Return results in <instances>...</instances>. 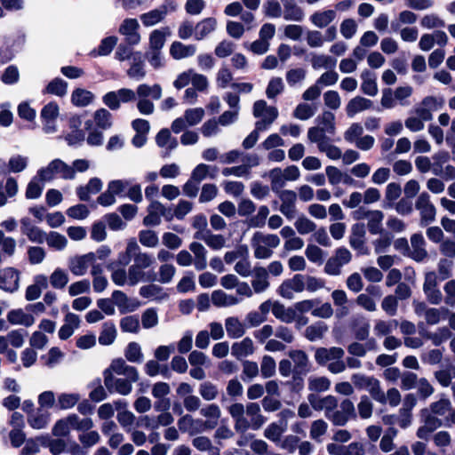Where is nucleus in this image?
I'll return each instance as SVG.
<instances>
[{
  "mask_svg": "<svg viewBox=\"0 0 455 455\" xmlns=\"http://www.w3.org/2000/svg\"><path fill=\"white\" fill-rule=\"evenodd\" d=\"M152 86L141 84L137 87L136 92L132 89L121 88L117 91L107 92L102 97V102L109 109L118 110L122 103H129L136 100L137 95L141 99H146L151 95Z\"/></svg>",
  "mask_w": 455,
  "mask_h": 455,
  "instance_id": "f257e3e1",
  "label": "nucleus"
},
{
  "mask_svg": "<svg viewBox=\"0 0 455 455\" xmlns=\"http://www.w3.org/2000/svg\"><path fill=\"white\" fill-rule=\"evenodd\" d=\"M344 355V349L339 347H318L315 352V360L319 365H327L330 372L339 374L346 371Z\"/></svg>",
  "mask_w": 455,
  "mask_h": 455,
  "instance_id": "f03ea898",
  "label": "nucleus"
},
{
  "mask_svg": "<svg viewBox=\"0 0 455 455\" xmlns=\"http://www.w3.org/2000/svg\"><path fill=\"white\" fill-rule=\"evenodd\" d=\"M37 176L42 182L52 181L56 177L63 180H74L75 170L64 161L56 158L51 161L47 166L37 171Z\"/></svg>",
  "mask_w": 455,
  "mask_h": 455,
  "instance_id": "7ed1b4c3",
  "label": "nucleus"
},
{
  "mask_svg": "<svg viewBox=\"0 0 455 455\" xmlns=\"http://www.w3.org/2000/svg\"><path fill=\"white\" fill-rule=\"evenodd\" d=\"M264 112L269 114V117H262L255 123V129L253 131L257 132L258 134H259L260 132L267 130L278 117V110L275 107L267 106V102L263 100L255 101L253 104L254 117H261Z\"/></svg>",
  "mask_w": 455,
  "mask_h": 455,
  "instance_id": "20e7f679",
  "label": "nucleus"
},
{
  "mask_svg": "<svg viewBox=\"0 0 455 455\" xmlns=\"http://www.w3.org/2000/svg\"><path fill=\"white\" fill-rule=\"evenodd\" d=\"M356 413L354 403L350 399H343L338 407L326 418L334 426L343 427L351 419H355Z\"/></svg>",
  "mask_w": 455,
  "mask_h": 455,
  "instance_id": "39448f33",
  "label": "nucleus"
},
{
  "mask_svg": "<svg viewBox=\"0 0 455 455\" xmlns=\"http://www.w3.org/2000/svg\"><path fill=\"white\" fill-rule=\"evenodd\" d=\"M415 208L419 212L420 225L427 226L435 220L436 209L427 192H422L418 196Z\"/></svg>",
  "mask_w": 455,
  "mask_h": 455,
  "instance_id": "423d86ee",
  "label": "nucleus"
},
{
  "mask_svg": "<svg viewBox=\"0 0 455 455\" xmlns=\"http://www.w3.org/2000/svg\"><path fill=\"white\" fill-rule=\"evenodd\" d=\"M104 385L111 394L117 393L122 395H127L132 392V383L138 380H132L131 378H116L110 372H103Z\"/></svg>",
  "mask_w": 455,
  "mask_h": 455,
  "instance_id": "0eeeda50",
  "label": "nucleus"
},
{
  "mask_svg": "<svg viewBox=\"0 0 455 455\" xmlns=\"http://www.w3.org/2000/svg\"><path fill=\"white\" fill-rule=\"evenodd\" d=\"M351 259V252L345 247H339L335 251V254L327 260L324 272L330 275H339L341 273V267L349 263Z\"/></svg>",
  "mask_w": 455,
  "mask_h": 455,
  "instance_id": "6e6552de",
  "label": "nucleus"
},
{
  "mask_svg": "<svg viewBox=\"0 0 455 455\" xmlns=\"http://www.w3.org/2000/svg\"><path fill=\"white\" fill-rule=\"evenodd\" d=\"M305 290V275H294L291 278L285 279L278 287V294L287 299H293V292H302Z\"/></svg>",
  "mask_w": 455,
  "mask_h": 455,
  "instance_id": "1a4fd4ad",
  "label": "nucleus"
},
{
  "mask_svg": "<svg viewBox=\"0 0 455 455\" xmlns=\"http://www.w3.org/2000/svg\"><path fill=\"white\" fill-rule=\"evenodd\" d=\"M423 291L429 303L439 305L442 302L443 295L441 291L437 288V277L435 273L430 272L426 275Z\"/></svg>",
  "mask_w": 455,
  "mask_h": 455,
  "instance_id": "9d476101",
  "label": "nucleus"
},
{
  "mask_svg": "<svg viewBox=\"0 0 455 455\" xmlns=\"http://www.w3.org/2000/svg\"><path fill=\"white\" fill-rule=\"evenodd\" d=\"M291 363L293 364L292 372L307 374L311 371V363L307 354L301 349H291L288 352Z\"/></svg>",
  "mask_w": 455,
  "mask_h": 455,
  "instance_id": "9b49d317",
  "label": "nucleus"
},
{
  "mask_svg": "<svg viewBox=\"0 0 455 455\" xmlns=\"http://www.w3.org/2000/svg\"><path fill=\"white\" fill-rule=\"evenodd\" d=\"M365 227L363 223H355L351 228V234L349 235L350 246L358 251L359 254L366 255L369 253L365 246Z\"/></svg>",
  "mask_w": 455,
  "mask_h": 455,
  "instance_id": "f8f14e48",
  "label": "nucleus"
},
{
  "mask_svg": "<svg viewBox=\"0 0 455 455\" xmlns=\"http://www.w3.org/2000/svg\"><path fill=\"white\" fill-rule=\"evenodd\" d=\"M282 201L279 211L288 219L291 220L295 217L297 194L293 190L284 189L276 195Z\"/></svg>",
  "mask_w": 455,
  "mask_h": 455,
  "instance_id": "ddd939ff",
  "label": "nucleus"
},
{
  "mask_svg": "<svg viewBox=\"0 0 455 455\" xmlns=\"http://www.w3.org/2000/svg\"><path fill=\"white\" fill-rule=\"evenodd\" d=\"M110 372V374H116L131 378L132 380H139V372L134 366L128 365L123 358L114 359L109 367L103 372Z\"/></svg>",
  "mask_w": 455,
  "mask_h": 455,
  "instance_id": "4468645a",
  "label": "nucleus"
},
{
  "mask_svg": "<svg viewBox=\"0 0 455 455\" xmlns=\"http://www.w3.org/2000/svg\"><path fill=\"white\" fill-rule=\"evenodd\" d=\"M59 115V106L56 102H49L41 110V118L44 122L43 130L45 133L56 132L54 122Z\"/></svg>",
  "mask_w": 455,
  "mask_h": 455,
  "instance_id": "2eb2a0df",
  "label": "nucleus"
},
{
  "mask_svg": "<svg viewBox=\"0 0 455 455\" xmlns=\"http://www.w3.org/2000/svg\"><path fill=\"white\" fill-rule=\"evenodd\" d=\"M20 273L13 267L0 270V289L14 292L19 289Z\"/></svg>",
  "mask_w": 455,
  "mask_h": 455,
  "instance_id": "dca6fc26",
  "label": "nucleus"
},
{
  "mask_svg": "<svg viewBox=\"0 0 455 455\" xmlns=\"http://www.w3.org/2000/svg\"><path fill=\"white\" fill-rule=\"evenodd\" d=\"M337 19L336 10L323 9L314 12L309 16V21L319 29L327 28Z\"/></svg>",
  "mask_w": 455,
  "mask_h": 455,
  "instance_id": "f3484780",
  "label": "nucleus"
},
{
  "mask_svg": "<svg viewBox=\"0 0 455 455\" xmlns=\"http://www.w3.org/2000/svg\"><path fill=\"white\" fill-rule=\"evenodd\" d=\"M140 25L136 19L124 20L119 27V33L126 36V42L130 45H136L140 41V36L137 32Z\"/></svg>",
  "mask_w": 455,
  "mask_h": 455,
  "instance_id": "a211bd4d",
  "label": "nucleus"
},
{
  "mask_svg": "<svg viewBox=\"0 0 455 455\" xmlns=\"http://www.w3.org/2000/svg\"><path fill=\"white\" fill-rule=\"evenodd\" d=\"M200 415L206 419V420L201 419V427L213 429L218 425V421L221 416V411L218 404L210 403L201 408Z\"/></svg>",
  "mask_w": 455,
  "mask_h": 455,
  "instance_id": "6ab92c4d",
  "label": "nucleus"
},
{
  "mask_svg": "<svg viewBox=\"0 0 455 455\" xmlns=\"http://www.w3.org/2000/svg\"><path fill=\"white\" fill-rule=\"evenodd\" d=\"M112 299L115 305L117 306L121 314L135 311L140 306V302L136 299H130L122 291H114Z\"/></svg>",
  "mask_w": 455,
  "mask_h": 455,
  "instance_id": "aec40b11",
  "label": "nucleus"
},
{
  "mask_svg": "<svg viewBox=\"0 0 455 455\" xmlns=\"http://www.w3.org/2000/svg\"><path fill=\"white\" fill-rule=\"evenodd\" d=\"M94 262L95 254L89 252L72 259L69 262V269L75 275L81 276L87 272L89 266Z\"/></svg>",
  "mask_w": 455,
  "mask_h": 455,
  "instance_id": "412c9836",
  "label": "nucleus"
},
{
  "mask_svg": "<svg viewBox=\"0 0 455 455\" xmlns=\"http://www.w3.org/2000/svg\"><path fill=\"white\" fill-rule=\"evenodd\" d=\"M283 7V17L285 20L301 22L305 18L304 10L295 0H281Z\"/></svg>",
  "mask_w": 455,
  "mask_h": 455,
  "instance_id": "4be33fe9",
  "label": "nucleus"
},
{
  "mask_svg": "<svg viewBox=\"0 0 455 455\" xmlns=\"http://www.w3.org/2000/svg\"><path fill=\"white\" fill-rule=\"evenodd\" d=\"M102 181L100 179L94 177L89 180L85 186H79L76 189V193L79 200L88 202L90 195L98 194L102 189Z\"/></svg>",
  "mask_w": 455,
  "mask_h": 455,
  "instance_id": "5701e85b",
  "label": "nucleus"
},
{
  "mask_svg": "<svg viewBox=\"0 0 455 455\" xmlns=\"http://www.w3.org/2000/svg\"><path fill=\"white\" fill-rule=\"evenodd\" d=\"M145 63L141 52H136L132 56V63L127 70V76L135 81H140L146 76Z\"/></svg>",
  "mask_w": 455,
  "mask_h": 455,
  "instance_id": "b1692460",
  "label": "nucleus"
},
{
  "mask_svg": "<svg viewBox=\"0 0 455 455\" xmlns=\"http://www.w3.org/2000/svg\"><path fill=\"white\" fill-rule=\"evenodd\" d=\"M252 275L251 286L254 292L261 293L265 291L270 285L267 270L263 267H255L252 270Z\"/></svg>",
  "mask_w": 455,
  "mask_h": 455,
  "instance_id": "393cba45",
  "label": "nucleus"
},
{
  "mask_svg": "<svg viewBox=\"0 0 455 455\" xmlns=\"http://www.w3.org/2000/svg\"><path fill=\"white\" fill-rule=\"evenodd\" d=\"M412 251L410 252L411 259L418 262L423 261L427 257V251L425 249V239L420 233L413 234L411 237Z\"/></svg>",
  "mask_w": 455,
  "mask_h": 455,
  "instance_id": "a878e982",
  "label": "nucleus"
},
{
  "mask_svg": "<svg viewBox=\"0 0 455 455\" xmlns=\"http://www.w3.org/2000/svg\"><path fill=\"white\" fill-rule=\"evenodd\" d=\"M196 52L195 44H184L180 41H174L170 47V55L174 60H181L194 56Z\"/></svg>",
  "mask_w": 455,
  "mask_h": 455,
  "instance_id": "bb28decb",
  "label": "nucleus"
},
{
  "mask_svg": "<svg viewBox=\"0 0 455 455\" xmlns=\"http://www.w3.org/2000/svg\"><path fill=\"white\" fill-rule=\"evenodd\" d=\"M130 252H133V264L137 267L146 269L155 263L154 256L151 253L143 252L136 241L132 249H130Z\"/></svg>",
  "mask_w": 455,
  "mask_h": 455,
  "instance_id": "cd10ccee",
  "label": "nucleus"
},
{
  "mask_svg": "<svg viewBox=\"0 0 455 455\" xmlns=\"http://www.w3.org/2000/svg\"><path fill=\"white\" fill-rule=\"evenodd\" d=\"M172 34L169 27H164L160 29L153 30L149 35V48L148 50H162L164 46L166 37Z\"/></svg>",
  "mask_w": 455,
  "mask_h": 455,
  "instance_id": "c85d7f7f",
  "label": "nucleus"
},
{
  "mask_svg": "<svg viewBox=\"0 0 455 455\" xmlns=\"http://www.w3.org/2000/svg\"><path fill=\"white\" fill-rule=\"evenodd\" d=\"M371 107L372 101L371 100L356 96L348 101L346 107V112L348 117H353L357 113L369 109Z\"/></svg>",
  "mask_w": 455,
  "mask_h": 455,
  "instance_id": "c756f323",
  "label": "nucleus"
},
{
  "mask_svg": "<svg viewBox=\"0 0 455 455\" xmlns=\"http://www.w3.org/2000/svg\"><path fill=\"white\" fill-rule=\"evenodd\" d=\"M254 353V345L251 338L246 337L240 342H235L231 347V354L237 359L246 357Z\"/></svg>",
  "mask_w": 455,
  "mask_h": 455,
  "instance_id": "7c9ffc66",
  "label": "nucleus"
},
{
  "mask_svg": "<svg viewBox=\"0 0 455 455\" xmlns=\"http://www.w3.org/2000/svg\"><path fill=\"white\" fill-rule=\"evenodd\" d=\"M217 20L215 18H205L195 26V39L203 40L216 29Z\"/></svg>",
  "mask_w": 455,
  "mask_h": 455,
  "instance_id": "2f4dec72",
  "label": "nucleus"
},
{
  "mask_svg": "<svg viewBox=\"0 0 455 455\" xmlns=\"http://www.w3.org/2000/svg\"><path fill=\"white\" fill-rule=\"evenodd\" d=\"M50 420V412L43 408H39L35 412L28 415V423L35 429L44 428Z\"/></svg>",
  "mask_w": 455,
  "mask_h": 455,
  "instance_id": "473e14b6",
  "label": "nucleus"
},
{
  "mask_svg": "<svg viewBox=\"0 0 455 455\" xmlns=\"http://www.w3.org/2000/svg\"><path fill=\"white\" fill-rule=\"evenodd\" d=\"M139 293L143 298L153 299L158 301L167 299L169 297L162 286L155 283L141 286Z\"/></svg>",
  "mask_w": 455,
  "mask_h": 455,
  "instance_id": "72a5a7b5",
  "label": "nucleus"
},
{
  "mask_svg": "<svg viewBox=\"0 0 455 455\" xmlns=\"http://www.w3.org/2000/svg\"><path fill=\"white\" fill-rule=\"evenodd\" d=\"M189 250L195 255L194 266L196 270L201 271L207 267V251L206 249L197 242H193L189 244Z\"/></svg>",
  "mask_w": 455,
  "mask_h": 455,
  "instance_id": "f704fd0d",
  "label": "nucleus"
},
{
  "mask_svg": "<svg viewBox=\"0 0 455 455\" xmlns=\"http://www.w3.org/2000/svg\"><path fill=\"white\" fill-rule=\"evenodd\" d=\"M361 78L363 80L361 84L362 92L369 96L377 95L378 86L375 74L368 69H365L362 72Z\"/></svg>",
  "mask_w": 455,
  "mask_h": 455,
  "instance_id": "c9c22d12",
  "label": "nucleus"
},
{
  "mask_svg": "<svg viewBox=\"0 0 455 455\" xmlns=\"http://www.w3.org/2000/svg\"><path fill=\"white\" fill-rule=\"evenodd\" d=\"M212 301L214 306L221 307L236 305L241 301V299L227 294L221 290H217L212 293Z\"/></svg>",
  "mask_w": 455,
  "mask_h": 455,
  "instance_id": "e433bc0d",
  "label": "nucleus"
},
{
  "mask_svg": "<svg viewBox=\"0 0 455 455\" xmlns=\"http://www.w3.org/2000/svg\"><path fill=\"white\" fill-rule=\"evenodd\" d=\"M245 412L250 417L251 428L254 430L260 428L266 421V419L260 414V407L257 403H248Z\"/></svg>",
  "mask_w": 455,
  "mask_h": 455,
  "instance_id": "4c0bfd02",
  "label": "nucleus"
},
{
  "mask_svg": "<svg viewBox=\"0 0 455 455\" xmlns=\"http://www.w3.org/2000/svg\"><path fill=\"white\" fill-rule=\"evenodd\" d=\"M7 320L12 324L31 326L35 319L31 315L26 314L22 309H12L7 314Z\"/></svg>",
  "mask_w": 455,
  "mask_h": 455,
  "instance_id": "58836bf2",
  "label": "nucleus"
},
{
  "mask_svg": "<svg viewBox=\"0 0 455 455\" xmlns=\"http://www.w3.org/2000/svg\"><path fill=\"white\" fill-rule=\"evenodd\" d=\"M295 308L288 307L286 308L283 304L278 301H275L272 305V313L273 315L282 322L290 323H292L295 319Z\"/></svg>",
  "mask_w": 455,
  "mask_h": 455,
  "instance_id": "ea45409f",
  "label": "nucleus"
},
{
  "mask_svg": "<svg viewBox=\"0 0 455 455\" xmlns=\"http://www.w3.org/2000/svg\"><path fill=\"white\" fill-rule=\"evenodd\" d=\"M402 188L396 182L389 183L386 188L383 207L385 209H393L394 204L401 196Z\"/></svg>",
  "mask_w": 455,
  "mask_h": 455,
  "instance_id": "a19ab883",
  "label": "nucleus"
},
{
  "mask_svg": "<svg viewBox=\"0 0 455 455\" xmlns=\"http://www.w3.org/2000/svg\"><path fill=\"white\" fill-rule=\"evenodd\" d=\"M328 331V325L322 321L314 323L305 330V337L309 341H315L323 338Z\"/></svg>",
  "mask_w": 455,
  "mask_h": 455,
  "instance_id": "79ce46f5",
  "label": "nucleus"
},
{
  "mask_svg": "<svg viewBox=\"0 0 455 455\" xmlns=\"http://www.w3.org/2000/svg\"><path fill=\"white\" fill-rule=\"evenodd\" d=\"M419 333L427 339H430L435 346H440L451 336V331L448 327L439 328L435 332H427L422 328V330H419Z\"/></svg>",
  "mask_w": 455,
  "mask_h": 455,
  "instance_id": "37998d69",
  "label": "nucleus"
},
{
  "mask_svg": "<svg viewBox=\"0 0 455 455\" xmlns=\"http://www.w3.org/2000/svg\"><path fill=\"white\" fill-rule=\"evenodd\" d=\"M117 37L115 36H110L108 37H105L101 40L99 47L97 49H93L90 55L92 57H98V56H108L111 53L114 47L117 44Z\"/></svg>",
  "mask_w": 455,
  "mask_h": 455,
  "instance_id": "c03bdc74",
  "label": "nucleus"
},
{
  "mask_svg": "<svg viewBox=\"0 0 455 455\" xmlns=\"http://www.w3.org/2000/svg\"><path fill=\"white\" fill-rule=\"evenodd\" d=\"M225 327L228 336L230 339L241 338L245 333V327L238 318L228 317L225 321Z\"/></svg>",
  "mask_w": 455,
  "mask_h": 455,
  "instance_id": "a18cd8bd",
  "label": "nucleus"
},
{
  "mask_svg": "<svg viewBox=\"0 0 455 455\" xmlns=\"http://www.w3.org/2000/svg\"><path fill=\"white\" fill-rule=\"evenodd\" d=\"M210 169V165L205 164H199L193 169L190 178L199 184L207 177L213 180L217 177L218 168L213 166L214 173H211Z\"/></svg>",
  "mask_w": 455,
  "mask_h": 455,
  "instance_id": "49530a36",
  "label": "nucleus"
},
{
  "mask_svg": "<svg viewBox=\"0 0 455 455\" xmlns=\"http://www.w3.org/2000/svg\"><path fill=\"white\" fill-rule=\"evenodd\" d=\"M267 175L271 181V190L275 195L283 192L282 188L286 185V179L283 174L282 169L278 167L274 168L268 172Z\"/></svg>",
  "mask_w": 455,
  "mask_h": 455,
  "instance_id": "de8ad7c7",
  "label": "nucleus"
},
{
  "mask_svg": "<svg viewBox=\"0 0 455 455\" xmlns=\"http://www.w3.org/2000/svg\"><path fill=\"white\" fill-rule=\"evenodd\" d=\"M315 122L317 123L316 126L322 127V129L327 131L329 135L332 136L335 134V116L331 111H323L322 115H319L315 118Z\"/></svg>",
  "mask_w": 455,
  "mask_h": 455,
  "instance_id": "09e8293b",
  "label": "nucleus"
},
{
  "mask_svg": "<svg viewBox=\"0 0 455 455\" xmlns=\"http://www.w3.org/2000/svg\"><path fill=\"white\" fill-rule=\"evenodd\" d=\"M116 338V328L115 323L111 321L104 323L99 336V343L103 346H108L115 341Z\"/></svg>",
  "mask_w": 455,
  "mask_h": 455,
  "instance_id": "8fccbe9b",
  "label": "nucleus"
},
{
  "mask_svg": "<svg viewBox=\"0 0 455 455\" xmlns=\"http://www.w3.org/2000/svg\"><path fill=\"white\" fill-rule=\"evenodd\" d=\"M327 131L322 129L319 126L310 127L307 131V139L311 143H315L317 148L320 149V146L327 144L331 140L328 137Z\"/></svg>",
  "mask_w": 455,
  "mask_h": 455,
  "instance_id": "3c124183",
  "label": "nucleus"
},
{
  "mask_svg": "<svg viewBox=\"0 0 455 455\" xmlns=\"http://www.w3.org/2000/svg\"><path fill=\"white\" fill-rule=\"evenodd\" d=\"M384 213L381 211L374 210L370 212L368 217L367 228L371 235H378L383 232L382 220Z\"/></svg>",
  "mask_w": 455,
  "mask_h": 455,
  "instance_id": "603ef678",
  "label": "nucleus"
},
{
  "mask_svg": "<svg viewBox=\"0 0 455 455\" xmlns=\"http://www.w3.org/2000/svg\"><path fill=\"white\" fill-rule=\"evenodd\" d=\"M352 331L356 340L364 341L370 335V323L364 318L354 320Z\"/></svg>",
  "mask_w": 455,
  "mask_h": 455,
  "instance_id": "864d4df0",
  "label": "nucleus"
},
{
  "mask_svg": "<svg viewBox=\"0 0 455 455\" xmlns=\"http://www.w3.org/2000/svg\"><path fill=\"white\" fill-rule=\"evenodd\" d=\"M196 240L204 241L211 249L215 251L223 248L226 242L222 235H214L211 230L204 235H198Z\"/></svg>",
  "mask_w": 455,
  "mask_h": 455,
  "instance_id": "5fc2aeb1",
  "label": "nucleus"
},
{
  "mask_svg": "<svg viewBox=\"0 0 455 455\" xmlns=\"http://www.w3.org/2000/svg\"><path fill=\"white\" fill-rule=\"evenodd\" d=\"M398 326L397 320H377L373 328V332L377 337L389 336Z\"/></svg>",
  "mask_w": 455,
  "mask_h": 455,
  "instance_id": "6e6d98bb",
  "label": "nucleus"
},
{
  "mask_svg": "<svg viewBox=\"0 0 455 455\" xmlns=\"http://www.w3.org/2000/svg\"><path fill=\"white\" fill-rule=\"evenodd\" d=\"M107 268L112 272L111 279L115 284L124 286L128 282V271L124 267H117V263H109Z\"/></svg>",
  "mask_w": 455,
  "mask_h": 455,
  "instance_id": "4d7b16f0",
  "label": "nucleus"
},
{
  "mask_svg": "<svg viewBox=\"0 0 455 455\" xmlns=\"http://www.w3.org/2000/svg\"><path fill=\"white\" fill-rule=\"evenodd\" d=\"M195 425L201 426V419H194L189 414L182 416L178 420L179 429L182 432H188L191 435L201 432V429L195 428Z\"/></svg>",
  "mask_w": 455,
  "mask_h": 455,
  "instance_id": "13d9d810",
  "label": "nucleus"
},
{
  "mask_svg": "<svg viewBox=\"0 0 455 455\" xmlns=\"http://www.w3.org/2000/svg\"><path fill=\"white\" fill-rule=\"evenodd\" d=\"M428 411L436 416H445L451 411V403L447 397H441L438 401L430 404Z\"/></svg>",
  "mask_w": 455,
  "mask_h": 455,
  "instance_id": "bf43d9fd",
  "label": "nucleus"
},
{
  "mask_svg": "<svg viewBox=\"0 0 455 455\" xmlns=\"http://www.w3.org/2000/svg\"><path fill=\"white\" fill-rule=\"evenodd\" d=\"M68 84L61 78H54L45 87L44 92L63 97L67 93Z\"/></svg>",
  "mask_w": 455,
  "mask_h": 455,
  "instance_id": "052dcab7",
  "label": "nucleus"
},
{
  "mask_svg": "<svg viewBox=\"0 0 455 455\" xmlns=\"http://www.w3.org/2000/svg\"><path fill=\"white\" fill-rule=\"evenodd\" d=\"M93 117L96 125L102 130H108L112 126V115L106 108L96 110Z\"/></svg>",
  "mask_w": 455,
  "mask_h": 455,
  "instance_id": "680f3d73",
  "label": "nucleus"
},
{
  "mask_svg": "<svg viewBox=\"0 0 455 455\" xmlns=\"http://www.w3.org/2000/svg\"><path fill=\"white\" fill-rule=\"evenodd\" d=\"M140 243L148 248H155L159 243L157 233L151 229H143L138 235Z\"/></svg>",
  "mask_w": 455,
  "mask_h": 455,
  "instance_id": "e2e57ef3",
  "label": "nucleus"
},
{
  "mask_svg": "<svg viewBox=\"0 0 455 455\" xmlns=\"http://www.w3.org/2000/svg\"><path fill=\"white\" fill-rule=\"evenodd\" d=\"M337 60L324 54H315L311 59V64L314 69L334 68Z\"/></svg>",
  "mask_w": 455,
  "mask_h": 455,
  "instance_id": "0e129e2a",
  "label": "nucleus"
},
{
  "mask_svg": "<svg viewBox=\"0 0 455 455\" xmlns=\"http://www.w3.org/2000/svg\"><path fill=\"white\" fill-rule=\"evenodd\" d=\"M68 281V275L60 267L56 268L49 277V282L54 289H63Z\"/></svg>",
  "mask_w": 455,
  "mask_h": 455,
  "instance_id": "69168bd1",
  "label": "nucleus"
},
{
  "mask_svg": "<svg viewBox=\"0 0 455 455\" xmlns=\"http://www.w3.org/2000/svg\"><path fill=\"white\" fill-rule=\"evenodd\" d=\"M93 100V94L84 89H76L72 92L71 100L74 105L85 107Z\"/></svg>",
  "mask_w": 455,
  "mask_h": 455,
  "instance_id": "338daca9",
  "label": "nucleus"
},
{
  "mask_svg": "<svg viewBox=\"0 0 455 455\" xmlns=\"http://www.w3.org/2000/svg\"><path fill=\"white\" fill-rule=\"evenodd\" d=\"M44 242L47 243L49 247L56 251H62L68 243V240L63 235L54 231H51L46 235Z\"/></svg>",
  "mask_w": 455,
  "mask_h": 455,
  "instance_id": "774afa93",
  "label": "nucleus"
}]
</instances>
